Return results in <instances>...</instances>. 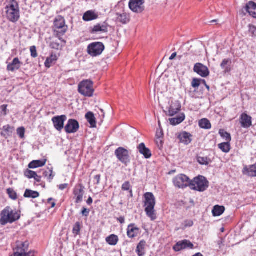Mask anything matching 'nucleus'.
<instances>
[{
  "mask_svg": "<svg viewBox=\"0 0 256 256\" xmlns=\"http://www.w3.org/2000/svg\"><path fill=\"white\" fill-rule=\"evenodd\" d=\"M219 134L224 138H225L226 142H230L232 140L230 134L224 130H220Z\"/></svg>",
  "mask_w": 256,
  "mask_h": 256,
  "instance_id": "40",
  "label": "nucleus"
},
{
  "mask_svg": "<svg viewBox=\"0 0 256 256\" xmlns=\"http://www.w3.org/2000/svg\"><path fill=\"white\" fill-rule=\"evenodd\" d=\"M88 122L90 125V128H96V120L94 117V114L91 112H88L85 116Z\"/></svg>",
  "mask_w": 256,
  "mask_h": 256,
  "instance_id": "27",
  "label": "nucleus"
},
{
  "mask_svg": "<svg viewBox=\"0 0 256 256\" xmlns=\"http://www.w3.org/2000/svg\"><path fill=\"white\" fill-rule=\"evenodd\" d=\"M20 62L18 58H14L12 63H10L9 64H20Z\"/></svg>",
  "mask_w": 256,
  "mask_h": 256,
  "instance_id": "61",
  "label": "nucleus"
},
{
  "mask_svg": "<svg viewBox=\"0 0 256 256\" xmlns=\"http://www.w3.org/2000/svg\"><path fill=\"white\" fill-rule=\"evenodd\" d=\"M225 210V208L224 206L216 205L214 206L212 210V214L214 216H218L222 215Z\"/></svg>",
  "mask_w": 256,
  "mask_h": 256,
  "instance_id": "32",
  "label": "nucleus"
},
{
  "mask_svg": "<svg viewBox=\"0 0 256 256\" xmlns=\"http://www.w3.org/2000/svg\"><path fill=\"white\" fill-rule=\"evenodd\" d=\"M54 24V32L56 37L66 42L62 38V36L66 34L68 30V26L66 25L64 18L61 16H58L55 18Z\"/></svg>",
  "mask_w": 256,
  "mask_h": 256,
  "instance_id": "5",
  "label": "nucleus"
},
{
  "mask_svg": "<svg viewBox=\"0 0 256 256\" xmlns=\"http://www.w3.org/2000/svg\"><path fill=\"white\" fill-rule=\"evenodd\" d=\"M0 108L2 110V112H4V116L7 114L6 110H7V105L3 104L0 106Z\"/></svg>",
  "mask_w": 256,
  "mask_h": 256,
  "instance_id": "58",
  "label": "nucleus"
},
{
  "mask_svg": "<svg viewBox=\"0 0 256 256\" xmlns=\"http://www.w3.org/2000/svg\"><path fill=\"white\" fill-rule=\"evenodd\" d=\"M40 196V194L37 191H34L30 189L25 190L24 196L26 198H36Z\"/></svg>",
  "mask_w": 256,
  "mask_h": 256,
  "instance_id": "33",
  "label": "nucleus"
},
{
  "mask_svg": "<svg viewBox=\"0 0 256 256\" xmlns=\"http://www.w3.org/2000/svg\"><path fill=\"white\" fill-rule=\"evenodd\" d=\"M202 82L205 86L208 91H209L210 90V87L206 84V81L204 80H202Z\"/></svg>",
  "mask_w": 256,
  "mask_h": 256,
  "instance_id": "63",
  "label": "nucleus"
},
{
  "mask_svg": "<svg viewBox=\"0 0 256 256\" xmlns=\"http://www.w3.org/2000/svg\"><path fill=\"white\" fill-rule=\"evenodd\" d=\"M30 51L31 52V56L33 58H36L38 56L36 47L35 46H32L30 48Z\"/></svg>",
  "mask_w": 256,
  "mask_h": 256,
  "instance_id": "52",
  "label": "nucleus"
},
{
  "mask_svg": "<svg viewBox=\"0 0 256 256\" xmlns=\"http://www.w3.org/2000/svg\"><path fill=\"white\" fill-rule=\"evenodd\" d=\"M17 134L20 138H23L24 137L25 128L24 127H20L17 129Z\"/></svg>",
  "mask_w": 256,
  "mask_h": 256,
  "instance_id": "49",
  "label": "nucleus"
},
{
  "mask_svg": "<svg viewBox=\"0 0 256 256\" xmlns=\"http://www.w3.org/2000/svg\"><path fill=\"white\" fill-rule=\"evenodd\" d=\"M104 50V46L102 42H95L90 44L88 47V54L92 56L100 55Z\"/></svg>",
  "mask_w": 256,
  "mask_h": 256,
  "instance_id": "9",
  "label": "nucleus"
},
{
  "mask_svg": "<svg viewBox=\"0 0 256 256\" xmlns=\"http://www.w3.org/2000/svg\"><path fill=\"white\" fill-rule=\"evenodd\" d=\"M68 186V184H60L58 187L59 189L60 190H64V189L66 188Z\"/></svg>",
  "mask_w": 256,
  "mask_h": 256,
  "instance_id": "60",
  "label": "nucleus"
},
{
  "mask_svg": "<svg viewBox=\"0 0 256 256\" xmlns=\"http://www.w3.org/2000/svg\"><path fill=\"white\" fill-rule=\"evenodd\" d=\"M220 66L224 74H230L232 68L231 65H220Z\"/></svg>",
  "mask_w": 256,
  "mask_h": 256,
  "instance_id": "47",
  "label": "nucleus"
},
{
  "mask_svg": "<svg viewBox=\"0 0 256 256\" xmlns=\"http://www.w3.org/2000/svg\"><path fill=\"white\" fill-rule=\"evenodd\" d=\"M144 0H130L129 7L130 9L137 13H140L144 10Z\"/></svg>",
  "mask_w": 256,
  "mask_h": 256,
  "instance_id": "14",
  "label": "nucleus"
},
{
  "mask_svg": "<svg viewBox=\"0 0 256 256\" xmlns=\"http://www.w3.org/2000/svg\"><path fill=\"white\" fill-rule=\"evenodd\" d=\"M116 15L118 16L116 18L117 21L122 23V24H126L130 20L126 12H123L120 14H116Z\"/></svg>",
  "mask_w": 256,
  "mask_h": 256,
  "instance_id": "34",
  "label": "nucleus"
},
{
  "mask_svg": "<svg viewBox=\"0 0 256 256\" xmlns=\"http://www.w3.org/2000/svg\"><path fill=\"white\" fill-rule=\"evenodd\" d=\"M36 253H37V252L34 250H31L28 252H26L22 256H35V254Z\"/></svg>",
  "mask_w": 256,
  "mask_h": 256,
  "instance_id": "55",
  "label": "nucleus"
},
{
  "mask_svg": "<svg viewBox=\"0 0 256 256\" xmlns=\"http://www.w3.org/2000/svg\"><path fill=\"white\" fill-rule=\"evenodd\" d=\"M118 241V238L115 234H111L106 238V242L111 246H115Z\"/></svg>",
  "mask_w": 256,
  "mask_h": 256,
  "instance_id": "35",
  "label": "nucleus"
},
{
  "mask_svg": "<svg viewBox=\"0 0 256 256\" xmlns=\"http://www.w3.org/2000/svg\"><path fill=\"white\" fill-rule=\"evenodd\" d=\"M2 130L4 132H1V135L6 138H7L8 136H10L12 135L14 130V127L12 126L9 124H7L3 126Z\"/></svg>",
  "mask_w": 256,
  "mask_h": 256,
  "instance_id": "28",
  "label": "nucleus"
},
{
  "mask_svg": "<svg viewBox=\"0 0 256 256\" xmlns=\"http://www.w3.org/2000/svg\"><path fill=\"white\" fill-rule=\"evenodd\" d=\"M42 175L45 177H48V180L50 182L54 178V175L52 174V168L47 169V170H42Z\"/></svg>",
  "mask_w": 256,
  "mask_h": 256,
  "instance_id": "38",
  "label": "nucleus"
},
{
  "mask_svg": "<svg viewBox=\"0 0 256 256\" xmlns=\"http://www.w3.org/2000/svg\"><path fill=\"white\" fill-rule=\"evenodd\" d=\"M115 155L118 159L127 166L130 162V156L127 150L122 147H119L115 150Z\"/></svg>",
  "mask_w": 256,
  "mask_h": 256,
  "instance_id": "8",
  "label": "nucleus"
},
{
  "mask_svg": "<svg viewBox=\"0 0 256 256\" xmlns=\"http://www.w3.org/2000/svg\"><path fill=\"white\" fill-rule=\"evenodd\" d=\"M58 60V56L56 54H52L51 55L46 58L44 64H51L56 62Z\"/></svg>",
  "mask_w": 256,
  "mask_h": 256,
  "instance_id": "42",
  "label": "nucleus"
},
{
  "mask_svg": "<svg viewBox=\"0 0 256 256\" xmlns=\"http://www.w3.org/2000/svg\"><path fill=\"white\" fill-rule=\"evenodd\" d=\"M192 136L190 133L184 132L179 134L178 138L181 142L188 145L190 144L192 140L191 138Z\"/></svg>",
  "mask_w": 256,
  "mask_h": 256,
  "instance_id": "24",
  "label": "nucleus"
},
{
  "mask_svg": "<svg viewBox=\"0 0 256 256\" xmlns=\"http://www.w3.org/2000/svg\"><path fill=\"white\" fill-rule=\"evenodd\" d=\"M90 210L88 208L83 207L81 212V214L86 217H88L89 215Z\"/></svg>",
  "mask_w": 256,
  "mask_h": 256,
  "instance_id": "54",
  "label": "nucleus"
},
{
  "mask_svg": "<svg viewBox=\"0 0 256 256\" xmlns=\"http://www.w3.org/2000/svg\"><path fill=\"white\" fill-rule=\"evenodd\" d=\"M50 46L53 49L58 50L60 44L58 42L52 41L50 43Z\"/></svg>",
  "mask_w": 256,
  "mask_h": 256,
  "instance_id": "51",
  "label": "nucleus"
},
{
  "mask_svg": "<svg viewBox=\"0 0 256 256\" xmlns=\"http://www.w3.org/2000/svg\"><path fill=\"white\" fill-rule=\"evenodd\" d=\"M66 115H61L54 116L52 118V121L54 126L58 131L61 132L64 128V123L66 120Z\"/></svg>",
  "mask_w": 256,
  "mask_h": 256,
  "instance_id": "13",
  "label": "nucleus"
},
{
  "mask_svg": "<svg viewBox=\"0 0 256 256\" xmlns=\"http://www.w3.org/2000/svg\"><path fill=\"white\" fill-rule=\"evenodd\" d=\"M190 181L188 177L184 174H178L173 179L174 186L180 188L190 187Z\"/></svg>",
  "mask_w": 256,
  "mask_h": 256,
  "instance_id": "10",
  "label": "nucleus"
},
{
  "mask_svg": "<svg viewBox=\"0 0 256 256\" xmlns=\"http://www.w3.org/2000/svg\"><path fill=\"white\" fill-rule=\"evenodd\" d=\"M156 137L157 138L156 142L158 143V141H160V144H158V146H162L163 142L162 140V138H163L164 133L162 129H158L156 132Z\"/></svg>",
  "mask_w": 256,
  "mask_h": 256,
  "instance_id": "39",
  "label": "nucleus"
},
{
  "mask_svg": "<svg viewBox=\"0 0 256 256\" xmlns=\"http://www.w3.org/2000/svg\"><path fill=\"white\" fill-rule=\"evenodd\" d=\"M140 153L142 154L146 158H150L152 156L150 150L146 146L144 143H140L137 147Z\"/></svg>",
  "mask_w": 256,
  "mask_h": 256,
  "instance_id": "22",
  "label": "nucleus"
},
{
  "mask_svg": "<svg viewBox=\"0 0 256 256\" xmlns=\"http://www.w3.org/2000/svg\"><path fill=\"white\" fill-rule=\"evenodd\" d=\"M248 28L250 35L252 37H256V26L252 24H249Z\"/></svg>",
  "mask_w": 256,
  "mask_h": 256,
  "instance_id": "46",
  "label": "nucleus"
},
{
  "mask_svg": "<svg viewBox=\"0 0 256 256\" xmlns=\"http://www.w3.org/2000/svg\"><path fill=\"white\" fill-rule=\"evenodd\" d=\"M199 126L202 128L208 130L211 128V124L208 119L203 118L199 121Z\"/></svg>",
  "mask_w": 256,
  "mask_h": 256,
  "instance_id": "37",
  "label": "nucleus"
},
{
  "mask_svg": "<svg viewBox=\"0 0 256 256\" xmlns=\"http://www.w3.org/2000/svg\"><path fill=\"white\" fill-rule=\"evenodd\" d=\"M127 236L129 238H134L140 232V228L135 224H130L127 228Z\"/></svg>",
  "mask_w": 256,
  "mask_h": 256,
  "instance_id": "18",
  "label": "nucleus"
},
{
  "mask_svg": "<svg viewBox=\"0 0 256 256\" xmlns=\"http://www.w3.org/2000/svg\"><path fill=\"white\" fill-rule=\"evenodd\" d=\"M84 186L82 184L76 185L74 188L73 194L76 197L75 203L80 204L82 201L84 194Z\"/></svg>",
  "mask_w": 256,
  "mask_h": 256,
  "instance_id": "16",
  "label": "nucleus"
},
{
  "mask_svg": "<svg viewBox=\"0 0 256 256\" xmlns=\"http://www.w3.org/2000/svg\"><path fill=\"white\" fill-rule=\"evenodd\" d=\"M108 25L106 22L98 23L90 27L89 32L92 34H98L103 33H106L108 32Z\"/></svg>",
  "mask_w": 256,
  "mask_h": 256,
  "instance_id": "12",
  "label": "nucleus"
},
{
  "mask_svg": "<svg viewBox=\"0 0 256 256\" xmlns=\"http://www.w3.org/2000/svg\"><path fill=\"white\" fill-rule=\"evenodd\" d=\"M92 198L90 196L86 200V203L88 205H90L92 203Z\"/></svg>",
  "mask_w": 256,
  "mask_h": 256,
  "instance_id": "64",
  "label": "nucleus"
},
{
  "mask_svg": "<svg viewBox=\"0 0 256 256\" xmlns=\"http://www.w3.org/2000/svg\"><path fill=\"white\" fill-rule=\"evenodd\" d=\"M41 176H38L37 174H36V176L35 178H34L35 180L37 182H40L41 181Z\"/></svg>",
  "mask_w": 256,
  "mask_h": 256,
  "instance_id": "62",
  "label": "nucleus"
},
{
  "mask_svg": "<svg viewBox=\"0 0 256 256\" xmlns=\"http://www.w3.org/2000/svg\"><path fill=\"white\" fill-rule=\"evenodd\" d=\"M240 123L242 127L249 128L252 126V118L245 112L242 113L240 115Z\"/></svg>",
  "mask_w": 256,
  "mask_h": 256,
  "instance_id": "19",
  "label": "nucleus"
},
{
  "mask_svg": "<svg viewBox=\"0 0 256 256\" xmlns=\"http://www.w3.org/2000/svg\"><path fill=\"white\" fill-rule=\"evenodd\" d=\"M209 186V182L206 178L203 176H199L190 181V188L193 190L203 192Z\"/></svg>",
  "mask_w": 256,
  "mask_h": 256,
  "instance_id": "6",
  "label": "nucleus"
},
{
  "mask_svg": "<svg viewBox=\"0 0 256 256\" xmlns=\"http://www.w3.org/2000/svg\"><path fill=\"white\" fill-rule=\"evenodd\" d=\"M144 201L145 207V212L147 216L152 220L156 218V216L154 210L156 205V199L154 195L152 192H146L144 195Z\"/></svg>",
  "mask_w": 256,
  "mask_h": 256,
  "instance_id": "3",
  "label": "nucleus"
},
{
  "mask_svg": "<svg viewBox=\"0 0 256 256\" xmlns=\"http://www.w3.org/2000/svg\"><path fill=\"white\" fill-rule=\"evenodd\" d=\"M180 108L181 105L180 103L178 102H172L169 108L168 115L170 116H174L180 111Z\"/></svg>",
  "mask_w": 256,
  "mask_h": 256,
  "instance_id": "25",
  "label": "nucleus"
},
{
  "mask_svg": "<svg viewBox=\"0 0 256 256\" xmlns=\"http://www.w3.org/2000/svg\"><path fill=\"white\" fill-rule=\"evenodd\" d=\"M218 148L224 152L228 153L230 150V142H226L218 144Z\"/></svg>",
  "mask_w": 256,
  "mask_h": 256,
  "instance_id": "36",
  "label": "nucleus"
},
{
  "mask_svg": "<svg viewBox=\"0 0 256 256\" xmlns=\"http://www.w3.org/2000/svg\"><path fill=\"white\" fill-rule=\"evenodd\" d=\"M98 18V14L94 10H90L84 13L82 19L85 22H89L96 20Z\"/></svg>",
  "mask_w": 256,
  "mask_h": 256,
  "instance_id": "23",
  "label": "nucleus"
},
{
  "mask_svg": "<svg viewBox=\"0 0 256 256\" xmlns=\"http://www.w3.org/2000/svg\"><path fill=\"white\" fill-rule=\"evenodd\" d=\"M202 80V79L194 78L192 82V86L194 88H198L200 86Z\"/></svg>",
  "mask_w": 256,
  "mask_h": 256,
  "instance_id": "48",
  "label": "nucleus"
},
{
  "mask_svg": "<svg viewBox=\"0 0 256 256\" xmlns=\"http://www.w3.org/2000/svg\"><path fill=\"white\" fill-rule=\"evenodd\" d=\"M6 191L8 194L11 199L16 200L18 198L17 194L12 188H8Z\"/></svg>",
  "mask_w": 256,
  "mask_h": 256,
  "instance_id": "43",
  "label": "nucleus"
},
{
  "mask_svg": "<svg viewBox=\"0 0 256 256\" xmlns=\"http://www.w3.org/2000/svg\"><path fill=\"white\" fill-rule=\"evenodd\" d=\"M0 224L4 226L8 223H13L20 218V212L12 210L10 206H6L0 213Z\"/></svg>",
  "mask_w": 256,
  "mask_h": 256,
  "instance_id": "2",
  "label": "nucleus"
},
{
  "mask_svg": "<svg viewBox=\"0 0 256 256\" xmlns=\"http://www.w3.org/2000/svg\"><path fill=\"white\" fill-rule=\"evenodd\" d=\"M198 162L202 165L207 166L209 164L210 160L208 157L198 156Z\"/></svg>",
  "mask_w": 256,
  "mask_h": 256,
  "instance_id": "41",
  "label": "nucleus"
},
{
  "mask_svg": "<svg viewBox=\"0 0 256 256\" xmlns=\"http://www.w3.org/2000/svg\"><path fill=\"white\" fill-rule=\"evenodd\" d=\"M194 248V244L187 240L179 241L173 246V250L175 252H180L186 248L193 249Z\"/></svg>",
  "mask_w": 256,
  "mask_h": 256,
  "instance_id": "17",
  "label": "nucleus"
},
{
  "mask_svg": "<svg viewBox=\"0 0 256 256\" xmlns=\"http://www.w3.org/2000/svg\"><path fill=\"white\" fill-rule=\"evenodd\" d=\"M244 10L248 12L250 15L256 18V4L253 2H249L244 8Z\"/></svg>",
  "mask_w": 256,
  "mask_h": 256,
  "instance_id": "21",
  "label": "nucleus"
},
{
  "mask_svg": "<svg viewBox=\"0 0 256 256\" xmlns=\"http://www.w3.org/2000/svg\"><path fill=\"white\" fill-rule=\"evenodd\" d=\"M16 244V246L14 248V254L9 256H22L28 250L29 242L27 240L24 242L18 240Z\"/></svg>",
  "mask_w": 256,
  "mask_h": 256,
  "instance_id": "11",
  "label": "nucleus"
},
{
  "mask_svg": "<svg viewBox=\"0 0 256 256\" xmlns=\"http://www.w3.org/2000/svg\"><path fill=\"white\" fill-rule=\"evenodd\" d=\"M194 70L202 78H206L210 74L208 68L205 65H194Z\"/></svg>",
  "mask_w": 256,
  "mask_h": 256,
  "instance_id": "20",
  "label": "nucleus"
},
{
  "mask_svg": "<svg viewBox=\"0 0 256 256\" xmlns=\"http://www.w3.org/2000/svg\"><path fill=\"white\" fill-rule=\"evenodd\" d=\"M101 176L100 174H97L94 176V180L96 181V184L98 185L100 183Z\"/></svg>",
  "mask_w": 256,
  "mask_h": 256,
  "instance_id": "57",
  "label": "nucleus"
},
{
  "mask_svg": "<svg viewBox=\"0 0 256 256\" xmlns=\"http://www.w3.org/2000/svg\"><path fill=\"white\" fill-rule=\"evenodd\" d=\"M78 91L81 94L86 96H92L94 92L93 82L90 80H84L78 84Z\"/></svg>",
  "mask_w": 256,
  "mask_h": 256,
  "instance_id": "7",
  "label": "nucleus"
},
{
  "mask_svg": "<svg viewBox=\"0 0 256 256\" xmlns=\"http://www.w3.org/2000/svg\"><path fill=\"white\" fill-rule=\"evenodd\" d=\"M185 119V114L184 113L180 114L176 118L170 119V124L172 126H176L182 122Z\"/></svg>",
  "mask_w": 256,
  "mask_h": 256,
  "instance_id": "30",
  "label": "nucleus"
},
{
  "mask_svg": "<svg viewBox=\"0 0 256 256\" xmlns=\"http://www.w3.org/2000/svg\"><path fill=\"white\" fill-rule=\"evenodd\" d=\"M146 242L142 240L138 244L136 252L138 256H144L146 254L145 248L146 246Z\"/></svg>",
  "mask_w": 256,
  "mask_h": 256,
  "instance_id": "26",
  "label": "nucleus"
},
{
  "mask_svg": "<svg viewBox=\"0 0 256 256\" xmlns=\"http://www.w3.org/2000/svg\"><path fill=\"white\" fill-rule=\"evenodd\" d=\"M6 16L11 22H16L20 18L19 6L16 0H10L6 8Z\"/></svg>",
  "mask_w": 256,
  "mask_h": 256,
  "instance_id": "4",
  "label": "nucleus"
},
{
  "mask_svg": "<svg viewBox=\"0 0 256 256\" xmlns=\"http://www.w3.org/2000/svg\"><path fill=\"white\" fill-rule=\"evenodd\" d=\"M36 172L27 169L24 173V175L26 177L28 178H35L36 176Z\"/></svg>",
  "mask_w": 256,
  "mask_h": 256,
  "instance_id": "45",
  "label": "nucleus"
},
{
  "mask_svg": "<svg viewBox=\"0 0 256 256\" xmlns=\"http://www.w3.org/2000/svg\"><path fill=\"white\" fill-rule=\"evenodd\" d=\"M130 184L128 181L125 182L122 185V190H129L130 188Z\"/></svg>",
  "mask_w": 256,
  "mask_h": 256,
  "instance_id": "50",
  "label": "nucleus"
},
{
  "mask_svg": "<svg viewBox=\"0 0 256 256\" xmlns=\"http://www.w3.org/2000/svg\"><path fill=\"white\" fill-rule=\"evenodd\" d=\"M80 124L78 120L74 119H70L64 126V130L67 134H73L78 132Z\"/></svg>",
  "mask_w": 256,
  "mask_h": 256,
  "instance_id": "15",
  "label": "nucleus"
},
{
  "mask_svg": "<svg viewBox=\"0 0 256 256\" xmlns=\"http://www.w3.org/2000/svg\"><path fill=\"white\" fill-rule=\"evenodd\" d=\"M80 229L81 226L80 222H76L72 229L73 234L76 236L78 235L80 233Z\"/></svg>",
  "mask_w": 256,
  "mask_h": 256,
  "instance_id": "44",
  "label": "nucleus"
},
{
  "mask_svg": "<svg viewBox=\"0 0 256 256\" xmlns=\"http://www.w3.org/2000/svg\"><path fill=\"white\" fill-rule=\"evenodd\" d=\"M20 68V65H8L7 69L8 71L14 72Z\"/></svg>",
  "mask_w": 256,
  "mask_h": 256,
  "instance_id": "53",
  "label": "nucleus"
},
{
  "mask_svg": "<svg viewBox=\"0 0 256 256\" xmlns=\"http://www.w3.org/2000/svg\"><path fill=\"white\" fill-rule=\"evenodd\" d=\"M117 220L121 224L124 223L125 218L124 216H120L117 218Z\"/></svg>",
  "mask_w": 256,
  "mask_h": 256,
  "instance_id": "59",
  "label": "nucleus"
},
{
  "mask_svg": "<svg viewBox=\"0 0 256 256\" xmlns=\"http://www.w3.org/2000/svg\"><path fill=\"white\" fill-rule=\"evenodd\" d=\"M194 224V222L191 220H186L184 221V226L186 227H190Z\"/></svg>",
  "mask_w": 256,
  "mask_h": 256,
  "instance_id": "56",
  "label": "nucleus"
},
{
  "mask_svg": "<svg viewBox=\"0 0 256 256\" xmlns=\"http://www.w3.org/2000/svg\"><path fill=\"white\" fill-rule=\"evenodd\" d=\"M206 58V52L204 46L201 42H194L191 45L182 46L177 52H174L168 58L164 56L160 64H162L166 59L173 60L178 59L186 63L202 64Z\"/></svg>",
  "mask_w": 256,
  "mask_h": 256,
  "instance_id": "1",
  "label": "nucleus"
},
{
  "mask_svg": "<svg viewBox=\"0 0 256 256\" xmlns=\"http://www.w3.org/2000/svg\"><path fill=\"white\" fill-rule=\"evenodd\" d=\"M244 173L251 177L256 176V164L250 166L249 168L245 167L244 169Z\"/></svg>",
  "mask_w": 256,
  "mask_h": 256,
  "instance_id": "29",
  "label": "nucleus"
},
{
  "mask_svg": "<svg viewBox=\"0 0 256 256\" xmlns=\"http://www.w3.org/2000/svg\"><path fill=\"white\" fill-rule=\"evenodd\" d=\"M46 160H36L31 162L28 165L30 168H35L41 167L46 164Z\"/></svg>",
  "mask_w": 256,
  "mask_h": 256,
  "instance_id": "31",
  "label": "nucleus"
}]
</instances>
